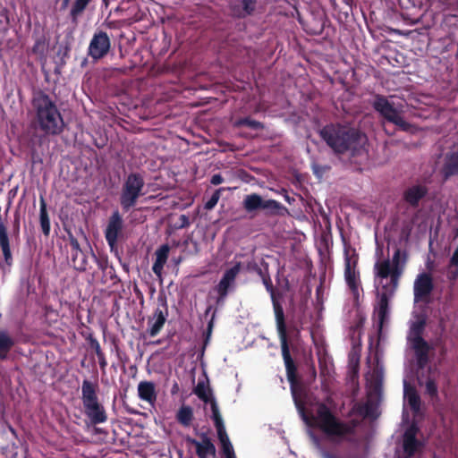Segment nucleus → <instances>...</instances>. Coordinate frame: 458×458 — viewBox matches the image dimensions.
Masks as SVG:
<instances>
[{
  "instance_id": "nucleus-1",
  "label": "nucleus",
  "mask_w": 458,
  "mask_h": 458,
  "mask_svg": "<svg viewBox=\"0 0 458 458\" xmlns=\"http://www.w3.org/2000/svg\"><path fill=\"white\" fill-rule=\"evenodd\" d=\"M271 301L275 313L276 330L281 344L282 356L286 369L287 378L291 385V393L294 405L301 419L308 427V434L317 448L319 456L321 458H366L365 454L360 453L359 443L355 439V429L358 422L354 420L349 422L343 421L326 403H320L318 404L316 415L314 417V421L317 427L328 439V441L335 444H339L344 441L353 442L354 447L343 452L340 454H335L323 446L319 437L310 428L312 421L310 416L306 413L304 403L300 399L294 387L297 368L290 352L284 308L276 296H272Z\"/></svg>"
},
{
  "instance_id": "nucleus-2",
  "label": "nucleus",
  "mask_w": 458,
  "mask_h": 458,
  "mask_svg": "<svg viewBox=\"0 0 458 458\" xmlns=\"http://www.w3.org/2000/svg\"><path fill=\"white\" fill-rule=\"evenodd\" d=\"M31 106L34 118L30 127L34 130L29 132L30 147L32 159L37 156V146H41L46 137L58 136L66 127L64 116L57 106L56 101L46 91H33Z\"/></svg>"
},
{
  "instance_id": "nucleus-3",
  "label": "nucleus",
  "mask_w": 458,
  "mask_h": 458,
  "mask_svg": "<svg viewBox=\"0 0 458 458\" xmlns=\"http://www.w3.org/2000/svg\"><path fill=\"white\" fill-rule=\"evenodd\" d=\"M319 136L335 155L356 157L367 153L368 137L357 128L331 123L319 130Z\"/></svg>"
},
{
  "instance_id": "nucleus-4",
  "label": "nucleus",
  "mask_w": 458,
  "mask_h": 458,
  "mask_svg": "<svg viewBox=\"0 0 458 458\" xmlns=\"http://www.w3.org/2000/svg\"><path fill=\"white\" fill-rule=\"evenodd\" d=\"M377 365L374 370V385L368 394L365 403H355L350 415H358L363 419L377 420L379 416V403L382 394V381L384 376L383 366L378 361V350L376 352Z\"/></svg>"
},
{
  "instance_id": "nucleus-5",
  "label": "nucleus",
  "mask_w": 458,
  "mask_h": 458,
  "mask_svg": "<svg viewBox=\"0 0 458 458\" xmlns=\"http://www.w3.org/2000/svg\"><path fill=\"white\" fill-rule=\"evenodd\" d=\"M372 107L384 121L393 123L399 131L411 133L416 131L415 125L404 119V106L401 101L394 102L384 95L377 94Z\"/></svg>"
},
{
  "instance_id": "nucleus-6",
  "label": "nucleus",
  "mask_w": 458,
  "mask_h": 458,
  "mask_svg": "<svg viewBox=\"0 0 458 458\" xmlns=\"http://www.w3.org/2000/svg\"><path fill=\"white\" fill-rule=\"evenodd\" d=\"M377 303L390 304L399 285V281L394 284V268L389 259L377 260L374 265Z\"/></svg>"
},
{
  "instance_id": "nucleus-7",
  "label": "nucleus",
  "mask_w": 458,
  "mask_h": 458,
  "mask_svg": "<svg viewBox=\"0 0 458 458\" xmlns=\"http://www.w3.org/2000/svg\"><path fill=\"white\" fill-rule=\"evenodd\" d=\"M242 207L248 214L252 216L259 211H262L267 216H283L289 214L287 208L279 201L273 199H264L259 193L245 195L242 200Z\"/></svg>"
},
{
  "instance_id": "nucleus-8",
  "label": "nucleus",
  "mask_w": 458,
  "mask_h": 458,
  "mask_svg": "<svg viewBox=\"0 0 458 458\" xmlns=\"http://www.w3.org/2000/svg\"><path fill=\"white\" fill-rule=\"evenodd\" d=\"M144 177L140 173L132 172L125 177L119 197L123 211L128 212L137 204L139 198L144 194Z\"/></svg>"
},
{
  "instance_id": "nucleus-9",
  "label": "nucleus",
  "mask_w": 458,
  "mask_h": 458,
  "mask_svg": "<svg viewBox=\"0 0 458 458\" xmlns=\"http://www.w3.org/2000/svg\"><path fill=\"white\" fill-rule=\"evenodd\" d=\"M419 428L415 423L407 427L399 444L396 445L394 458H421L423 443L418 439Z\"/></svg>"
},
{
  "instance_id": "nucleus-10",
  "label": "nucleus",
  "mask_w": 458,
  "mask_h": 458,
  "mask_svg": "<svg viewBox=\"0 0 458 458\" xmlns=\"http://www.w3.org/2000/svg\"><path fill=\"white\" fill-rule=\"evenodd\" d=\"M110 49L111 40L107 32L101 30H96L88 47V55L96 63L106 57Z\"/></svg>"
},
{
  "instance_id": "nucleus-11",
  "label": "nucleus",
  "mask_w": 458,
  "mask_h": 458,
  "mask_svg": "<svg viewBox=\"0 0 458 458\" xmlns=\"http://www.w3.org/2000/svg\"><path fill=\"white\" fill-rule=\"evenodd\" d=\"M195 433L199 436L200 440L193 438L189 435L184 436L183 439L187 444L195 446L196 455L199 458H208V456L216 458V448L211 437L205 432L199 433L197 429H195Z\"/></svg>"
},
{
  "instance_id": "nucleus-12",
  "label": "nucleus",
  "mask_w": 458,
  "mask_h": 458,
  "mask_svg": "<svg viewBox=\"0 0 458 458\" xmlns=\"http://www.w3.org/2000/svg\"><path fill=\"white\" fill-rule=\"evenodd\" d=\"M434 282L431 275L427 272L420 273L413 283L414 303L427 301L434 290Z\"/></svg>"
},
{
  "instance_id": "nucleus-13",
  "label": "nucleus",
  "mask_w": 458,
  "mask_h": 458,
  "mask_svg": "<svg viewBox=\"0 0 458 458\" xmlns=\"http://www.w3.org/2000/svg\"><path fill=\"white\" fill-rule=\"evenodd\" d=\"M439 174L443 182H447L452 177L458 176V141L444 155Z\"/></svg>"
},
{
  "instance_id": "nucleus-14",
  "label": "nucleus",
  "mask_w": 458,
  "mask_h": 458,
  "mask_svg": "<svg viewBox=\"0 0 458 458\" xmlns=\"http://www.w3.org/2000/svg\"><path fill=\"white\" fill-rule=\"evenodd\" d=\"M407 344L414 352V361L418 372L423 370L429 361V352L433 346L425 339L407 341Z\"/></svg>"
},
{
  "instance_id": "nucleus-15",
  "label": "nucleus",
  "mask_w": 458,
  "mask_h": 458,
  "mask_svg": "<svg viewBox=\"0 0 458 458\" xmlns=\"http://www.w3.org/2000/svg\"><path fill=\"white\" fill-rule=\"evenodd\" d=\"M123 227V220L118 210H114L109 217L107 225L105 229V238L110 248L114 250V246L117 245L119 235Z\"/></svg>"
},
{
  "instance_id": "nucleus-16",
  "label": "nucleus",
  "mask_w": 458,
  "mask_h": 458,
  "mask_svg": "<svg viewBox=\"0 0 458 458\" xmlns=\"http://www.w3.org/2000/svg\"><path fill=\"white\" fill-rule=\"evenodd\" d=\"M374 312L377 317V349H378L379 345L386 340V334L384 331V327L389 321L390 304L376 303Z\"/></svg>"
},
{
  "instance_id": "nucleus-17",
  "label": "nucleus",
  "mask_w": 458,
  "mask_h": 458,
  "mask_svg": "<svg viewBox=\"0 0 458 458\" xmlns=\"http://www.w3.org/2000/svg\"><path fill=\"white\" fill-rule=\"evenodd\" d=\"M83 414L87 418V424L96 426L107 420V414L104 405L98 401L82 404Z\"/></svg>"
},
{
  "instance_id": "nucleus-18",
  "label": "nucleus",
  "mask_w": 458,
  "mask_h": 458,
  "mask_svg": "<svg viewBox=\"0 0 458 458\" xmlns=\"http://www.w3.org/2000/svg\"><path fill=\"white\" fill-rule=\"evenodd\" d=\"M413 319L410 321L407 341L424 339L423 333L426 328L428 316L424 311L413 312Z\"/></svg>"
},
{
  "instance_id": "nucleus-19",
  "label": "nucleus",
  "mask_w": 458,
  "mask_h": 458,
  "mask_svg": "<svg viewBox=\"0 0 458 458\" xmlns=\"http://www.w3.org/2000/svg\"><path fill=\"white\" fill-rule=\"evenodd\" d=\"M258 0H239L229 5L232 16L236 19H245L253 15L257 9Z\"/></svg>"
},
{
  "instance_id": "nucleus-20",
  "label": "nucleus",
  "mask_w": 458,
  "mask_h": 458,
  "mask_svg": "<svg viewBox=\"0 0 458 458\" xmlns=\"http://www.w3.org/2000/svg\"><path fill=\"white\" fill-rule=\"evenodd\" d=\"M242 268V263L237 261L233 267L226 269L218 284L216 286V291H224L229 293L235 284V279Z\"/></svg>"
},
{
  "instance_id": "nucleus-21",
  "label": "nucleus",
  "mask_w": 458,
  "mask_h": 458,
  "mask_svg": "<svg viewBox=\"0 0 458 458\" xmlns=\"http://www.w3.org/2000/svg\"><path fill=\"white\" fill-rule=\"evenodd\" d=\"M211 420H213L214 426L216 429L217 438L221 445L225 442H231L230 438L226 433L225 426L222 415L220 413V410L217 404L216 400H212L211 403Z\"/></svg>"
},
{
  "instance_id": "nucleus-22",
  "label": "nucleus",
  "mask_w": 458,
  "mask_h": 458,
  "mask_svg": "<svg viewBox=\"0 0 458 458\" xmlns=\"http://www.w3.org/2000/svg\"><path fill=\"white\" fill-rule=\"evenodd\" d=\"M427 194L428 189L426 186L416 184L407 188L403 192V198L411 207L417 208H419L420 200L423 199Z\"/></svg>"
},
{
  "instance_id": "nucleus-23",
  "label": "nucleus",
  "mask_w": 458,
  "mask_h": 458,
  "mask_svg": "<svg viewBox=\"0 0 458 458\" xmlns=\"http://www.w3.org/2000/svg\"><path fill=\"white\" fill-rule=\"evenodd\" d=\"M442 424L447 437L455 439L458 437V411L452 410L442 415Z\"/></svg>"
},
{
  "instance_id": "nucleus-24",
  "label": "nucleus",
  "mask_w": 458,
  "mask_h": 458,
  "mask_svg": "<svg viewBox=\"0 0 458 458\" xmlns=\"http://www.w3.org/2000/svg\"><path fill=\"white\" fill-rule=\"evenodd\" d=\"M403 400L413 413L417 414L420 411V397L416 388L411 385L406 379H403Z\"/></svg>"
},
{
  "instance_id": "nucleus-25",
  "label": "nucleus",
  "mask_w": 458,
  "mask_h": 458,
  "mask_svg": "<svg viewBox=\"0 0 458 458\" xmlns=\"http://www.w3.org/2000/svg\"><path fill=\"white\" fill-rule=\"evenodd\" d=\"M204 379H199L197 385L193 388V393L205 403L211 405L212 400H216L211 389L209 388V380L205 369H203Z\"/></svg>"
},
{
  "instance_id": "nucleus-26",
  "label": "nucleus",
  "mask_w": 458,
  "mask_h": 458,
  "mask_svg": "<svg viewBox=\"0 0 458 458\" xmlns=\"http://www.w3.org/2000/svg\"><path fill=\"white\" fill-rule=\"evenodd\" d=\"M344 279L353 294L358 293L359 289V272L352 268L351 259L348 254L344 258Z\"/></svg>"
},
{
  "instance_id": "nucleus-27",
  "label": "nucleus",
  "mask_w": 458,
  "mask_h": 458,
  "mask_svg": "<svg viewBox=\"0 0 458 458\" xmlns=\"http://www.w3.org/2000/svg\"><path fill=\"white\" fill-rule=\"evenodd\" d=\"M98 384L85 378L81 384V402L82 404H86L91 402L98 401Z\"/></svg>"
},
{
  "instance_id": "nucleus-28",
  "label": "nucleus",
  "mask_w": 458,
  "mask_h": 458,
  "mask_svg": "<svg viewBox=\"0 0 458 458\" xmlns=\"http://www.w3.org/2000/svg\"><path fill=\"white\" fill-rule=\"evenodd\" d=\"M14 440H19L17 431L4 417H0V446Z\"/></svg>"
},
{
  "instance_id": "nucleus-29",
  "label": "nucleus",
  "mask_w": 458,
  "mask_h": 458,
  "mask_svg": "<svg viewBox=\"0 0 458 458\" xmlns=\"http://www.w3.org/2000/svg\"><path fill=\"white\" fill-rule=\"evenodd\" d=\"M139 398L152 403L157 399L155 384L151 381H141L138 385Z\"/></svg>"
},
{
  "instance_id": "nucleus-30",
  "label": "nucleus",
  "mask_w": 458,
  "mask_h": 458,
  "mask_svg": "<svg viewBox=\"0 0 458 458\" xmlns=\"http://www.w3.org/2000/svg\"><path fill=\"white\" fill-rule=\"evenodd\" d=\"M391 261V266L394 268V278L393 282L395 284L396 280H400V277L403 271V267L406 261V254L402 253L400 249H395Z\"/></svg>"
},
{
  "instance_id": "nucleus-31",
  "label": "nucleus",
  "mask_w": 458,
  "mask_h": 458,
  "mask_svg": "<svg viewBox=\"0 0 458 458\" xmlns=\"http://www.w3.org/2000/svg\"><path fill=\"white\" fill-rule=\"evenodd\" d=\"M39 224L43 234L46 237L49 236L51 231V224L47 212V205L43 197H40L39 200Z\"/></svg>"
},
{
  "instance_id": "nucleus-32",
  "label": "nucleus",
  "mask_w": 458,
  "mask_h": 458,
  "mask_svg": "<svg viewBox=\"0 0 458 458\" xmlns=\"http://www.w3.org/2000/svg\"><path fill=\"white\" fill-rule=\"evenodd\" d=\"M0 249L2 250L4 262L10 266L13 262V254L7 228L4 229L0 227Z\"/></svg>"
},
{
  "instance_id": "nucleus-33",
  "label": "nucleus",
  "mask_w": 458,
  "mask_h": 458,
  "mask_svg": "<svg viewBox=\"0 0 458 458\" xmlns=\"http://www.w3.org/2000/svg\"><path fill=\"white\" fill-rule=\"evenodd\" d=\"M89 250H80L78 252L71 253V261L73 268L79 272H85L88 269L89 262L88 257Z\"/></svg>"
},
{
  "instance_id": "nucleus-34",
  "label": "nucleus",
  "mask_w": 458,
  "mask_h": 458,
  "mask_svg": "<svg viewBox=\"0 0 458 458\" xmlns=\"http://www.w3.org/2000/svg\"><path fill=\"white\" fill-rule=\"evenodd\" d=\"M445 273L447 280L451 283H454L458 279V246L451 255Z\"/></svg>"
},
{
  "instance_id": "nucleus-35",
  "label": "nucleus",
  "mask_w": 458,
  "mask_h": 458,
  "mask_svg": "<svg viewBox=\"0 0 458 458\" xmlns=\"http://www.w3.org/2000/svg\"><path fill=\"white\" fill-rule=\"evenodd\" d=\"M14 339L6 330H0V360L7 359L9 352L14 346Z\"/></svg>"
},
{
  "instance_id": "nucleus-36",
  "label": "nucleus",
  "mask_w": 458,
  "mask_h": 458,
  "mask_svg": "<svg viewBox=\"0 0 458 458\" xmlns=\"http://www.w3.org/2000/svg\"><path fill=\"white\" fill-rule=\"evenodd\" d=\"M176 420L183 427H189L193 420V409L190 405H182L176 412Z\"/></svg>"
},
{
  "instance_id": "nucleus-37",
  "label": "nucleus",
  "mask_w": 458,
  "mask_h": 458,
  "mask_svg": "<svg viewBox=\"0 0 458 458\" xmlns=\"http://www.w3.org/2000/svg\"><path fill=\"white\" fill-rule=\"evenodd\" d=\"M248 127L253 131H259L265 128L263 123L252 119L250 116L241 117L233 123V128Z\"/></svg>"
},
{
  "instance_id": "nucleus-38",
  "label": "nucleus",
  "mask_w": 458,
  "mask_h": 458,
  "mask_svg": "<svg viewBox=\"0 0 458 458\" xmlns=\"http://www.w3.org/2000/svg\"><path fill=\"white\" fill-rule=\"evenodd\" d=\"M19 449L20 445L17 443V440L11 441L0 446V454H2L4 458H23V456L19 454Z\"/></svg>"
},
{
  "instance_id": "nucleus-39",
  "label": "nucleus",
  "mask_w": 458,
  "mask_h": 458,
  "mask_svg": "<svg viewBox=\"0 0 458 458\" xmlns=\"http://www.w3.org/2000/svg\"><path fill=\"white\" fill-rule=\"evenodd\" d=\"M419 384L425 386V393L431 398L435 399L438 396V387L434 378L428 377L425 379L418 377Z\"/></svg>"
},
{
  "instance_id": "nucleus-40",
  "label": "nucleus",
  "mask_w": 458,
  "mask_h": 458,
  "mask_svg": "<svg viewBox=\"0 0 458 458\" xmlns=\"http://www.w3.org/2000/svg\"><path fill=\"white\" fill-rule=\"evenodd\" d=\"M211 314L208 321V324H207V328H206V331H205V344H207L208 342L209 341L210 339V336H211V334H212V331H213V328H214V324H215V319H216V309H214V307L212 305H208V307L206 308V310L203 314V316L205 318H208V315Z\"/></svg>"
},
{
  "instance_id": "nucleus-41",
  "label": "nucleus",
  "mask_w": 458,
  "mask_h": 458,
  "mask_svg": "<svg viewBox=\"0 0 458 458\" xmlns=\"http://www.w3.org/2000/svg\"><path fill=\"white\" fill-rule=\"evenodd\" d=\"M91 0H74L70 10V18L72 22H76L78 17L85 11Z\"/></svg>"
},
{
  "instance_id": "nucleus-42",
  "label": "nucleus",
  "mask_w": 458,
  "mask_h": 458,
  "mask_svg": "<svg viewBox=\"0 0 458 458\" xmlns=\"http://www.w3.org/2000/svg\"><path fill=\"white\" fill-rule=\"evenodd\" d=\"M47 38L44 34L37 35L34 38V45L31 48L33 54L43 55L46 51Z\"/></svg>"
},
{
  "instance_id": "nucleus-43",
  "label": "nucleus",
  "mask_w": 458,
  "mask_h": 458,
  "mask_svg": "<svg viewBox=\"0 0 458 458\" xmlns=\"http://www.w3.org/2000/svg\"><path fill=\"white\" fill-rule=\"evenodd\" d=\"M158 301L160 302V305L163 307V310L157 308L155 310L154 318L155 319L157 318V319H161V320L166 321V318L168 316V305H167V301H166L165 296H164V297L159 296L158 297Z\"/></svg>"
},
{
  "instance_id": "nucleus-44",
  "label": "nucleus",
  "mask_w": 458,
  "mask_h": 458,
  "mask_svg": "<svg viewBox=\"0 0 458 458\" xmlns=\"http://www.w3.org/2000/svg\"><path fill=\"white\" fill-rule=\"evenodd\" d=\"M165 323V321L161 320V319H157V318L149 319L148 320L149 327L148 329V333L149 336H151V337L157 336L159 334V332L161 331V329L163 328Z\"/></svg>"
},
{
  "instance_id": "nucleus-45",
  "label": "nucleus",
  "mask_w": 458,
  "mask_h": 458,
  "mask_svg": "<svg viewBox=\"0 0 458 458\" xmlns=\"http://www.w3.org/2000/svg\"><path fill=\"white\" fill-rule=\"evenodd\" d=\"M89 255L92 257V259L95 260V262L97 263L98 265V267L103 272H106V270H108V268L112 266L111 264H109V261H108V259L107 257L106 256H103V257H98L93 250L91 249V247H89Z\"/></svg>"
},
{
  "instance_id": "nucleus-46",
  "label": "nucleus",
  "mask_w": 458,
  "mask_h": 458,
  "mask_svg": "<svg viewBox=\"0 0 458 458\" xmlns=\"http://www.w3.org/2000/svg\"><path fill=\"white\" fill-rule=\"evenodd\" d=\"M225 190H226V189H225V188H224V187H221V188L216 189V190L212 193V195L210 196V198H209V199L205 202V204H204V208H205L206 210H211V209H213V208L216 206V204H217V202H218V200H219V199H220V197H221V192H222V191H225Z\"/></svg>"
},
{
  "instance_id": "nucleus-47",
  "label": "nucleus",
  "mask_w": 458,
  "mask_h": 458,
  "mask_svg": "<svg viewBox=\"0 0 458 458\" xmlns=\"http://www.w3.org/2000/svg\"><path fill=\"white\" fill-rule=\"evenodd\" d=\"M169 251H170V247L168 244L160 245L155 252L156 260H159V261L166 263L168 255H169Z\"/></svg>"
},
{
  "instance_id": "nucleus-48",
  "label": "nucleus",
  "mask_w": 458,
  "mask_h": 458,
  "mask_svg": "<svg viewBox=\"0 0 458 458\" xmlns=\"http://www.w3.org/2000/svg\"><path fill=\"white\" fill-rule=\"evenodd\" d=\"M221 453L225 458H237L232 442L221 445Z\"/></svg>"
},
{
  "instance_id": "nucleus-49",
  "label": "nucleus",
  "mask_w": 458,
  "mask_h": 458,
  "mask_svg": "<svg viewBox=\"0 0 458 458\" xmlns=\"http://www.w3.org/2000/svg\"><path fill=\"white\" fill-rule=\"evenodd\" d=\"M86 340H87L89 347L92 350H94L96 355L102 352V349H101L99 342L91 333L89 334V335L86 337Z\"/></svg>"
},
{
  "instance_id": "nucleus-50",
  "label": "nucleus",
  "mask_w": 458,
  "mask_h": 458,
  "mask_svg": "<svg viewBox=\"0 0 458 458\" xmlns=\"http://www.w3.org/2000/svg\"><path fill=\"white\" fill-rule=\"evenodd\" d=\"M70 51L71 47L68 42L61 43L58 47L57 55L61 58L63 62H64V60L69 57Z\"/></svg>"
},
{
  "instance_id": "nucleus-51",
  "label": "nucleus",
  "mask_w": 458,
  "mask_h": 458,
  "mask_svg": "<svg viewBox=\"0 0 458 458\" xmlns=\"http://www.w3.org/2000/svg\"><path fill=\"white\" fill-rule=\"evenodd\" d=\"M21 230V217L18 213H15L14 218L12 225V236L18 238L20 236Z\"/></svg>"
},
{
  "instance_id": "nucleus-52",
  "label": "nucleus",
  "mask_w": 458,
  "mask_h": 458,
  "mask_svg": "<svg viewBox=\"0 0 458 458\" xmlns=\"http://www.w3.org/2000/svg\"><path fill=\"white\" fill-rule=\"evenodd\" d=\"M327 169V166L320 165H318L317 163H312L311 164L312 173L318 179H321L323 177V175L326 173Z\"/></svg>"
},
{
  "instance_id": "nucleus-53",
  "label": "nucleus",
  "mask_w": 458,
  "mask_h": 458,
  "mask_svg": "<svg viewBox=\"0 0 458 458\" xmlns=\"http://www.w3.org/2000/svg\"><path fill=\"white\" fill-rule=\"evenodd\" d=\"M445 11L448 15L458 18V0L448 3Z\"/></svg>"
},
{
  "instance_id": "nucleus-54",
  "label": "nucleus",
  "mask_w": 458,
  "mask_h": 458,
  "mask_svg": "<svg viewBox=\"0 0 458 458\" xmlns=\"http://www.w3.org/2000/svg\"><path fill=\"white\" fill-rule=\"evenodd\" d=\"M68 238H69V242H70L71 248H72L71 253L78 252L82 250L81 248V245H80L78 240L70 232L68 233Z\"/></svg>"
},
{
  "instance_id": "nucleus-55",
  "label": "nucleus",
  "mask_w": 458,
  "mask_h": 458,
  "mask_svg": "<svg viewBox=\"0 0 458 458\" xmlns=\"http://www.w3.org/2000/svg\"><path fill=\"white\" fill-rule=\"evenodd\" d=\"M262 282L266 287V290L270 293V297L272 298V296H276L271 278L268 276H263Z\"/></svg>"
},
{
  "instance_id": "nucleus-56",
  "label": "nucleus",
  "mask_w": 458,
  "mask_h": 458,
  "mask_svg": "<svg viewBox=\"0 0 458 458\" xmlns=\"http://www.w3.org/2000/svg\"><path fill=\"white\" fill-rule=\"evenodd\" d=\"M179 221H180V223L175 225L176 229H183V228L189 227L191 225L189 216H186L185 214L180 215Z\"/></svg>"
},
{
  "instance_id": "nucleus-57",
  "label": "nucleus",
  "mask_w": 458,
  "mask_h": 458,
  "mask_svg": "<svg viewBox=\"0 0 458 458\" xmlns=\"http://www.w3.org/2000/svg\"><path fill=\"white\" fill-rule=\"evenodd\" d=\"M420 210H417L410 218L409 222L404 225V228L408 231V232H411L412 227L416 225L418 219H419V215H420Z\"/></svg>"
},
{
  "instance_id": "nucleus-58",
  "label": "nucleus",
  "mask_w": 458,
  "mask_h": 458,
  "mask_svg": "<svg viewBox=\"0 0 458 458\" xmlns=\"http://www.w3.org/2000/svg\"><path fill=\"white\" fill-rule=\"evenodd\" d=\"M165 264V262H162L159 260L154 261V263L152 265V271L154 272V274L156 276H161Z\"/></svg>"
},
{
  "instance_id": "nucleus-59",
  "label": "nucleus",
  "mask_w": 458,
  "mask_h": 458,
  "mask_svg": "<svg viewBox=\"0 0 458 458\" xmlns=\"http://www.w3.org/2000/svg\"><path fill=\"white\" fill-rule=\"evenodd\" d=\"M104 274L106 275L110 279L114 280V284L121 281L120 278L117 276L115 269L113 265Z\"/></svg>"
},
{
  "instance_id": "nucleus-60",
  "label": "nucleus",
  "mask_w": 458,
  "mask_h": 458,
  "mask_svg": "<svg viewBox=\"0 0 458 458\" xmlns=\"http://www.w3.org/2000/svg\"><path fill=\"white\" fill-rule=\"evenodd\" d=\"M224 182V177L221 174H214L210 178V183L213 185H218Z\"/></svg>"
},
{
  "instance_id": "nucleus-61",
  "label": "nucleus",
  "mask_w": 458,
  "mask_h": 458,
  "mask_svg": "<svg viewBox=\"0 0 458 458\" xmlns=\"http://www.w3.org/2000/svg\"><path fill=\"white\" fill-rule=\"evenodd\" d=\"M99 367L102 370H105L107 366V361L105 356V353L102 352L99 354H97Z\"/></svg>"
},
{
  "instance_id": "nucleus-62",
  "label": "nucleus",
  "mask_w": 458,
  "mask_h": 458,
  "mask_svg": "<svg viewBox=\"0 0 458 458\" xmlns=\"http://www.w3.org/2000/svg\"><path fill=\"white\" fill-rule=\"evenodd\" d=\"M216 293H217L218 295L216 297V302L217 305H221V304L224 303V301H225V300L227 297L229 293L224 292V291H216Z\"/></svg>"
},
{
  "instance_id": "nucleus-63",
  "label": "nucleus",
  "mask_w": 458,
  "mask_h": 458,
  "mask_svg": "<svg viewBox=\"0 0 458 458\" xmlns=\"http://www.w3.org/2000/svg\"><path fill=\"white\" fill-rule=\"evenodd\" d=\"M282 192H283V196H284V200H285L288 204L292 205V204H293V203H294V201H295L294 197L290 196V195H289V193L287 192V191H286L285 189H282Z\"/></svg>"
},
{
  "instance_id": "nucleus-64",
  "label": "nucleus",
  "mask_w": 458,
  "mask_h": 458,
  "mask_svg": "<svg viewBox=\"0 0 458 458\" xmlns=\"http://www.w3.org/2000/svg\"><path fill=\"white\" fill-rule=\"evenodd\" d=\"M178 391H179V385L177 382H174L171 388V394H175L178 393Z\"/></svg>"
}]
</instances>
